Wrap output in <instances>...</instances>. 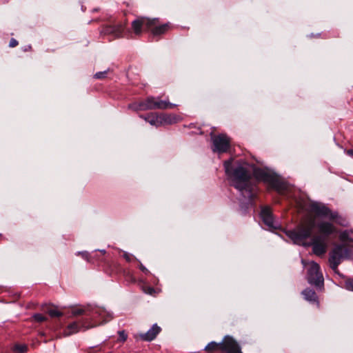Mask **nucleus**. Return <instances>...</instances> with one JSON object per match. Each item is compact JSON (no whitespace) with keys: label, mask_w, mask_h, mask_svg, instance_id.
I'll return each instance as SVG.
<instances>
[{"label":"nucleus","mask_w":353,"mask_h":353,"mask_svg":"<svg viewBox=\"0 0 353 353\" xmlns=\"http://www.w3.org/2000/svg\"><path fill=\"white\" fill-rule=\"evenodd\" d=\"M305 211L307 214L301 218L297 226L286 230L285 234L294 243L302 245L316 228L320 235L312 239V252L321 256L327 250L325 238L337 232L336 227L331 221L339 222L340 216L336 211H332L325 204L317 201H310L305 205Z\"/></svg>","instance_id":"f257e3e1"},{"label":"nucleus","mask_w":353,"mask_h":353,"mask_svg":"<svg viewBox=\"0 0 353 353\" xmlns=\"http://www.w3.org/2000/svg\"><path fill=\"white\" fill-rule=\"evenodd\" d=\"M225 174L231 185L247 199V208L252 205L256 196V183L252 174L245 163L233 159L225 161L223 163Z\"/></svg>","instance_id":"f03ea898"},{"label":"nucleus","mask_w":353,"mask_h":353,"mask_svg":"<svg viewBox=\"0 0 353 353\" xmlns=\"http://www.w3.org/2000/svg\"><path fill=\"white\" fill-rule=\"evenodd\" d=\"M132 32H127L128 37L140 36L143 31H149L153 36H159L165 33L171 27L170 23L161 24L159 18L138 17L132 22Z\"/></svg>","instance_id":"7ed1b4c3"},{"label":"nucleus","mask_w":353,"mask_h":353,"mask_svg":"<svg viewBox=\"0 0 353 353\" xmlns=\"http://www.w3.org/2000/svg\"><path fill=\"white\" fill-rule=\"evenodd\" d=\"M175 104L168 101L161 100L159 97H148L145 100L130 104L129 108L135 111H145L148 110L172 109Z\"/></svg>","instance_id":"20e7f679"},{"label":"nucleus","mask_w":353,"mask_h":353,"mask_svg":"<svg viewBox=\"0 0 353 353\" xmlns=\"http://www.w3.org/2000/svg\"><path fill=\"white\" fill-rule=\"evenodd\" d=\"M351 254L350 250L343 244H337L334 246L329 253L328 262L331 269L334 273L339 274L338 267L344 259H349Z\"/></svg>","instance_id":"39448f33"},{"label":"nucleus","mask_w":353,"mask_h":353,"mask_svg":"<svg viewBox=\"0 0 353 353\" xmlns=\"http://www.w3.org/2000/svg\"><path fill=\"white\" fill-rule=\"evenodd\" d=\"M253 176L256 181H263L277 191H281L283 188V183L274 173L256 168L253 170Z\"/></svg>","instance_id":"423d86ee"},{"label":"nucleus","mask_w":353,"mask_h":353,"mask_svg":"<svg viewBox=\"0 0 353 353\" xmlns=\"http://www.w3.org/2000/svg\"><path fill=\"white\" fill-rule=\"evenodd\" d=\"M301 263L303 266H306L307 264L309 265L307 274V282L310 285L321 288L323 286L324 279L321 272L320 265L313 261L306 263L305 260L302 259Z\"/></svg>","instance_id":"0eeeda50"},{"label":"nucleus","mask_w":353,"mask_h":353,"mask_svg":"<svg viewBox=\"0 0 353 353\" xmlns=\"http://www.w3.org/2000/svg\"><path fill=\"white\" fill-rule=\"evenodd\" d=\"M125 29V22L113 21L103 26L100 30V34L103 37H107L109 40H112L123 37Z\"/></svg>","instance_id":"6e6552de"},{"label":"nucleus","mask_w":353,"mask_h":353,"mask_svg":"<svg viewBox=\"0 0 353 353\" xmlns=\"http://www.w3.org/2000/svg\"><path fill=\"white\" fill-rule=\"evenodd\" d=\"M212 150L218 153L226 152L230 146V139L225 134L212 136Z\"/></svg>","instance_id":"1a4fd4ad"},{"label":"nucleus","mask_w":353,"mask_h":353,"mask_svg":"<svg viewBox=\"0 0 353 353\" xmlns=\"http://www.w3.org/2000/svg\"><path fill=\"white\" fill-rule=\"evenodd\" d=\"M260 215L263 222L269 230L276 229L279 228V225L274 221L270 208L263 207L261 210Z\"/></svg>","instance_id":"9d476101"},{"label":"nucleus","mask_w":353,"mask_h":353,"mask_svg":"<svg viewBox=\"0 0 353 353\" xmlns=\"http://www.w3.org/2000/svg\"><path fill=\"white\" fill-rule=\"evenodd\" d=\"M221 348L226 353H242L237 342L231 336H225Z\"/></svg>","instance_id":"9b49d317"},{"label":"nucleus","mask_w":353,"mask_h":353,"mask_svg":"<svg viewBox=\"0 0 353 353\" xmlns=\"http://www.w3.org/2000/svg\"><path fill=\"white\" fill-rule=\"evenodd\" d=\"M90 316H92V318H93V319L99 318L100 319H101V321L100 322H99L98 323H94V324H92L90 321V328L91 327L96 326L97 325H100V324L105 322L106 321H108L106 319V317L110 316V314L108 313V312L104 308H102V307L90 308Z\"/></svg>","instance_id":"f8f14e48"},{"label":"nucleus","mask_w":353,"mask_h":353,"mask_svg":"<svg viewBox=\"0 0 353 353\" xmlns=\"http://www.w3.org/2000/svg\"><path fill=\"white\" fill-rule=\"evenodd\" d=\"M161 327L157 324H154L152 327L145 333L139 334V337L145 341H151L154 340L157 334L160 332Z\"/></svg>","instance_id":"ddd939ff"},{"label":"nucleus","mask_w":353,"mask_h":353,"mask_svg":"<svg viewBox=\"0 0 353 353\" xmlns=\"http://www.w3.org/2000/svg\"><path fill=\"white\" fill-rule=\"evenodd\" d=\"M141 118L143 119L145 121L149 123L151 125L156 127L161 126L160 114L150 113L147 116H140Z\"/></svg>","instance_id":"4468645a"},{"label":"nucleus","mask_w":353,"mask_h":353,"mask_svg":"<svg viewBox=\"0 0 353 353\" xmlns=\"http://www.w3.org/2000/svg\"><path fill=\"white\" fill-rule=\"evenodd\" d=\"M161 125H170L176 123L177 117L174 114H160Z\"/></svg>","instance_id":"2eb2a0df"},{"label":"nucleus","mask_w":353,"mask_h":353,"mask_svg":"<svg viewBox=\"0 0 353 353\" xmlns=\"http://www.w3.org/2000/svg\"><path fill=\"white\" fill-rule=\"evenodd\" d=\"M302 294L305 299L308 301L315 302L317 300V296L313 290L307 288L303 291Z\"/></svg>","instance_id":"dca6fc26"},{"label":"nucleus","mask_w":353,"mask_h":353,"mask_svg":"<svg viewBox=\"0 0 353 353\" xmlns=\"http://www.w3.org/2000/svg\"><path fill=\"white\" fill-rule=\"evenodd\" d=\"M79 325L76 322H74L68 325L65 333L66 335H71L79 332Z\"/></svg>","instance_id":"f3484780"},{"label":"nucleus","mask_w":353,"mask_h":353,"mask_svg":"<svg viewBox=\"0 0 353 353\" xmlns=\"http://www.w3.org/2000/svg\"><path fill=\"white\" fill-rule=\"evenodd\" d=\"M85 312V309L81 306L72 307L71 314L74 316H80Z\"/></svg>","instance_id":"a211bd4d"},{"label":"nucleus","mask_w":353,"mask_h":353,"mask_svg":"<svg viewBox=\"0 0 353 353\" xmlns=\"http://www.w3.org/2000/svg\"><path fill=\"white\" fill-rule=\"evenodd\" d=\"M48 313L52 318L53 317H60V316H63V313L59 311L56 308L49 309L48 310Z\"/></svg>","instance_id":"6ab92c4d"},{"label":"nucleus","mask_w":353,"mask_h":353,"mask_svg":"<svg viewBox=\"0 0 353 353\" xmlns=\"http://www.w3.org/2000/svg\"><path fill=\"white\" fill-rule=\"evenodd\" d=\"M32 318L34 319V321L39 323H41L47 320V318L45 316L39 313L34 314L32 316Z\"/></svg>","instance_id":"aec40b11"},{"label":"nucleus","mask_w":353,"mask_h":353,"mask_svg":"<svg viewBox=\"0 0 353 353\" xmlns=\"http://www.w3.org/2000/svg\"><path fill=\"white\" fill-rule=\"evenodd\" d=\"M108 70H104V71H102V72H97L94 75V79H105L107 77V74H108Z\"/></svg>","instance_id":"412c9836"},{"label":"nucleus","mask_w":353,"mask_h":353,"mask_svg":"<svg viewBox=\"0 0 353 353\" xmlns=\"http://www.w3.org/2000/svg\"><path fill=\"white\" fill-rule=\"evenodd\" d=\"M27 350V346L25 345H17L14 347V350L18 353H25Z\"/></svg>","instance_id":"4be33fe9"},{"label":"nucleus","mask_w":353,"mask_h":353,"mask_svg":"<svg viewBox=\"0 0 353 353\" xmlns=\"http://www.w3.org/2000/svg\"><path fill=\"white\" fill-rule=\"evenodd\" d=\"M218 346H219V344H217L216 343L210 342L205 346V350L207 351H212V350H216L218 347Z\"/></svg>","instance_id":"5701e85b"},{"label":"nucleus","mask_w":353,"mask_h":353,"mask_svg":"<svg viewBox=\"0 0 353 353\" xmlns=\"http://www.w3.org/2000/svg\"><path fill=\"white\" fill-rule=\"evenodd\" d=\"M345 287L347 290L353 291V279H347L345 282Z\"/></svg>","instance_id":"b1692460"},{"label":"nucleus","mask_w":353,"mask_h":353,"mask_svg":"<svg viewBox=\"0 0 353 353\" xmlns=\"http://www.w3.org/2000/svg\"><path fill=\"white\" fill-rule=\"evenodd\" d=\"M118 333H119V339L123 342L125 341L128 338V335L125 332V331L121 330V331H119Z\"/></svg>","instance_id":"393cba45"},{"label":"nucleus","mask_w":353,"mask_h":353,"mask_svg":"<svg viewBox=\"0 0 353 353\" xmlns=\"http://www.w3.org/2000/svg\"><path fill=\"white\" fill-rule=\"evenodd\" d=\"M123 256L128 262L131 261L132 259L134 258L131 254H129L126 252H123Z\"/></svg>","instance_id":"a878e982"},{"label":"nucleus","mask_w":353,"mask_h":353,"mask_svg":"<svg viewBox=\"0 0 353 353\" xmlns=\"http://www.w3.org/2000/svg\"><path fill=\"white\" fill-rule=\"evenodd\" d=\"M77 255H81L83 259H84L86 261H88V252L86 251L84 252H78L77 253Z\"/></svg>","instance_id":"bb28decb"},{"label":"nucleus","mask_w":353,"mask_h":353,"mask_svg":"<svg viewBox=\"0 0 353 353\" xmlns=\"http://www.w3.org/2000/svg\"><path fill=\"white\" fill-rule=\"evenodd\" d=\"M18 45V41L15 39L12 38L9 43V47L10 48H14Z\"/></svg>","instance_id":"cd10ccee"},{"label":"nucleus","mask_w":353,"mask_h":353,"mask_svg":"<svg viewBox=\"0 0 353 353\" xmlns=\"http://www.w3.org/2000/svg\"><path fill=\"white\" fill-rule=\"evenodd\" d=\"M139 262V269L145 274H148L150 273L149 270L140 262Z\"/></svg>","instance_id":"c85d7f7f"},{"label":"nucleus","mask_w":353,"mask_h":353,"mask_svg":"<svg viewBox=\"0 0 353 353\" xmlns=\"http://www.w3.org/2000/svg\"><path fill=\"white\" fill-rule=\"evenodd\" d=\"M346 154L350 157H353V150H347L345 151Z\"/></svg>","instance_id":"c756f323"},{"label":"nucleus","mask_w":353,"mask_h":353,"mask_svg":"<svg viewBox=\"0 0 353 353\" xmlns=\"http://www.w3.org/2000/svg\"><path fill=\"white\" fill-rule=\"evenodd\" d=\"M31 50V46H28L27 47H26L24 48V51H28V50Z\"/></svg>","instance_id":"7c9ffc66"},{"label":"nucleus","mask_w":353,"mask_h":353,"mask_svg":"<svg viewBox=\"0 0 353 353\" xmlns=\"http://www.w3.org/2000/svg\"><path fill=\"white\" fill-rule=\"evenodd\" d=\"M343 236H344V234H342L341 235V239H343Z\"/></svg>","instance_id":"2f4dec72"}]
</instances>
